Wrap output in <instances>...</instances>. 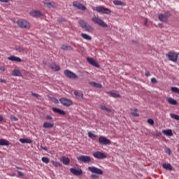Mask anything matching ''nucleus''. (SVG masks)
Segmentation results:
<instances>
[{
    "mask_svg": "<svg viewBox=\"0 0 179 179\" xmlns=\"http://www.w3.org/2000/svg\"><path fill=\"white\" fill-rule=\"evenodd\" d=\"M93 10H95L98 13H103V15H110L111 10L104 7V6H96L94 7Z\"/></svg>",
    "mask_w": 179,
    "mask_h": 179,
    "instance_id": "f257e3e1",
    "label": "nucleus"
},
{
    "mask_svg": "<svg viewBox=\"0 0 179 179\" xmlns=\"http://www.w3.org/2000/svg\"><path fill=\"white\" fill-rule=\"evenodd\" d=\"M178 55L179 53L173 51H171L166 54V57H167L169 61H171L172 62H177L178 59Z\"/></svg>",
    "mask_w": 179,
    "mask_h": 179,
    "instance_id": "f03ea898",
    "label": "nucleus"
},
{
    "mask_svg": "<svg viewBox=\"0 0 179 179\" xmlns=\"http://www.w3.org/2000/svg\"><path fill=\"white\" fill-rule=\"evenodd\" d=\"M17 26L21 29H30V23L26 20L20 19L16 22Z\"/></svg>",
    "mask_w": 179,
    "mask_h": 179,
    "instance_id": "7ed1b4c3",
    "label": "nucleus"
},
{
    "mask_svg": "<svg viewBox=\"0 0 179 179\" xmlns=\"http://www.w3.org/2000/svg\"><path fill=\"white\" fill-rule=\"evenodd\" d=\"M92 21L95 24H98V26H100L101 27H107V23H106L101 18L99 17H93L92 18Z\"/></svg>",
    "mask_w": 179,
    "mask_h": 179,
    "instance_id": "20e7f679",
    "label": "nucleus"
},
{
    "mask_svg": "<svg viewBox=\"0 0 179 179\" xmlns=\"http://www.w3.org/2000/svg\"><path fill=\"white\" fill-rule=\"evenodd\" d=\"M77 159L80 163H90L92 162V157L87 155H80L77 157Z\"/></svg>",
    "mask_w": 179,
    "mask_h": 179,
    "instance_id": "39448f33",
    "label": "nucleus"
},
{
    "mask_svg": "<svg viewBox=\"0 0 179 179\" xmlns=\"http://www.w3.org/2000/svg\"><path fill=\"white\" fill-rule=\"evenodd\" d=\"M89 171L94 173V174H99V176L103 175V170L101 169L96 168V166H89Z\"/></svg>",
    "mask_w": 179,
    "mask_h": 179,
    "instance_id": "423d86ee",
    "label": "nucleus"
},
{
    "mask_svg": "<svg viewBox=\"0 0 179 179\" xmlns=\"http://www.w3.org/2000/svg\"><path fill=\"white\" fill-rule=\"evenodd\" d=\"M92 156L95 159H106L107 157V155H106V154H104L100 151H96V152H93Z\"/></svg>",
    "mask_w": 179,
    "mask_h": 179,
    "instance_id": "0eeeda50",
    "label": "nucleus"
},
{
    "mask_svg": "<svg viewBox=\"0 0 179 179\" xmlns=\"http://www.w3.org/2000/svg\"><path fill=\"white\" fill-rule=\"evenodd\" d=\"M64 73L69 79H78V76L69 70H64Z\"/></svg>",
    "mask_w": 179,
    "mask_h": 179,
    "instance_id": "6e6552de",
    "label": "nucleus"
},
{
    "mask_svg": "<svg viewBox=\"0 0 179 179\" xmlns=\"http://www.w3.org/2000/svg\"><path fill=\"white\" fill-rule=\"evenodd\" d=\"M59 101L61 104H62V106H64L65 107H69V106H72L73 104L72 100L66 98L60 99Z\"/></svg>",
    "mask_w": 179,
    "mask_h": 179,
    "instance_id": "1a4fd4ad",
    "label": "nucleus"
},
{
    "mask_svg": "<svg viewBox=\"0 0 179 179\" xmlns=\"http://www.w3.org/2000/svg\"><path fill=\"white\" fill-rule=\"evenodd\" d=\"M99 143L101 145H111V141L103 136H99Z\"/></svg>",
    "mask_w": 179,
    "mask_h": 179,
    "instance_id": "9d476101",
    "label": "nucleus"
},
{
    "mask_svg": "<svg viewBox=\"0 0 179 179\" xmlns=\"http://www.w3.org/2000/svg\"><path fill=\"white\" fill-rule=\"evenodd\" d=\"M169 16H170V15L159 14L158 19L159 20H160V22H163L164 23H167V22H169Z\"/></svg>",
    "mask_w": 179,
    "mask_h": 179,
    "instance_id": "9b49d317",
    "label": "nucleus"
},
{
    "mask_svg": "<svg viewBox=\"0 0 179 179\" xmlns=\"http://www.w3.org/2000/svg\"><path fill=\"white\" fill-rule=\"evenodd\" d=\"M73 6L75 8H77V9H79L80 10H86V6L85 5L78 2V1H74L73 3Z\"/></svg>",
    "mask_w": 179,
    "mask_h": 179,
    "instance_id": "f8f14e48",
    "label": "nucleus"
},
{
    "mask_svg": "<svg viewBox=\"0 0 179 179\" xmlns=\"http://www.w3.org/2000/svg\"><path fill=\"white\" fill-rule=\"evenodd\" d=\"M70 171L74 176H82V174H83V171H82V169H76L75 168H71Z\"/></svg>",
    "mask_w": 179,
    "mask_h": 179,
    "instance_id": "ddd939ff",
    "label": "nucleus"
},
{
    "mask_svg": "<svg viewBox=\"0 0 179 179\" xmlns=\"http://www.w3.org/2000/svg\"><path fill=\"white\" fill-rule=\"evenodd\" d=\"M31 16L33 17H40V16H43V13H41V10H34L29 13Z\"/></svg>",
    "mask_w": 179,
    "mask_h": 179,
    "instance_id": "4468645a",
    "label": "nucleus"
},
{
    "mask_svg": "<svg viewBox=\"0 0 179 179\" xmlns=\"http://www.w3.org/2000/svg\"><path fill=\"white\" fill-rule=\"evenodd\" d=\"M87 62H89V64H90V65H92L93 66H95L96 68H100V65H99L97 64V62H96V60H94L93 58L87 57Z\"/></svg>",
    "mask_w": 179,
    "mask_h": 179,
    "instance_id": "2eb2a0df",
    "label": "nucleus"
},
{
    "mask_svg": "<svg viewBox=\"0 0 179 179\" xmlns=\"http://www.w3.org/2000/svg\"><path fill=\"white\" fill-rule=\"evenodd\" d=\"M43 5L46 8H55V3L50 2V0H44L43 1Z\"/></svg>",
    "mask_w": 179,
    "mask_h": 179,
    "instance_id": "dca6fc26",
    "label": "nucleus"
},
{
    "mask_svg": "<svg viewBox=\"0 0 179 179\" xmlns=\"http://www.w3.org/2000/svg\"><path fill=\"white\" fill-rule=\"evenodd\" d=\"M8 61H12L13 62H22V59L20 57H16L15 56H10L8 57Z\"/></svg>",
    "mask_w": 179,
    "mask_h": 179,
    "instance_id": "f3484780",
    "label": "nucleus"
},
{
    "mask_svg": "<svg viewBox=\"0 0 179 179\" xmlns=\"http://www.w3.org/2000/svg\"><path fill=\"white\" fill-rule=\"evenodd\" d=\"M113 3L116 6H127V3H125L124 1H121L120 0H114Z\"/></svg>",
    "mask_w": 179,
    "mask_h": 179,
    "instance_id": "a211bd4d",
    "label": "nucleus"
},
{
    "mask_svg": "<svg viewBox=\"0 0 179 179\" xmlns=\"http://www.w3.org/2000/svg\"><path fill=\"white\" fill-rule=\"evenodd\" d=\"M52 111H54V113H57V114H59V115H65L66 114L65 111L57 108H53Z\"/></svg>",
    "mask_w": 179,
    "mask_h": 179,
    "instance_id": "6ab92c4d",
    "label": "nucleus"
},
{
    "mask_svg": "<svg viewBox=\"0 0 179 179\" xmlns=\"http://www.w3.org/2000/svg\"><path fill=\"white\" fill-rule=\"evenodd\" d=\"M90 85L91 86H93L94 87H96L97 89H101V87H103V85H101V84L97 83L94 82V81L90 82Z\"/></svg>",
    "mask_w": 179,
    "mask_h": 179,
    "instance_id": "aec40b11",
    "label": "nucleus"
},
{
    "mask_svg": "<svg viewBox=\"0 0 179 179\" xmlns=\"http://www.w3.org/2000/svg\"><path fill=\"white\" fill-rule=\"evenodd\" d=\"M166 101L169 103L171 104L172 106H177V100L169 97L166 99Z\"/></svg>",
    "mask_w": 179,
    "mask_h": 179,
    "instance_id": "412c9836",
    "label": "nucleus"
},
{
    "mask_svg": "<svg viewBox=\"0 0 179 179\" xmlns=\"http://www.w3.org/2000/svg\"><path fill=\"white\" fill-rule=\"evenodd\" d=\"M61 48L64 51H72V50H73V48H72V47H71L70 45H62Z\"/></svg>",
    "mask_w": 179,
    "mask_h": 179,
    "instance_id": "4be33fe9",
    "label": "nucleus"
},
{
    "mask_svg": "<svg viewBox=\"0 0 179 179\" xmlns=\"http://www.w3.org/2000/svg\"><path fill=\"white\" fill-rule=\"evenodd\" d=\"M0 146H9V141L3 138L0 139Z\"/></svg>",
    "mask_w": 179,
    "mask_h": 179,
    "instance_id": "5701e85b",
    "label": "nucleus"
},
{
    "mask_svg": "<svg viewBox=\"0 0 179 179\" xmlns=\"http://www.w3.org/2000/svg\"><path fill=\"white\" fill-rule=\"evenodd\" d=\"M162 167L163 169H165V170H169L170 171L173 170V166H171V164H163Z\"/></svg>",
    "mask_w": 179,
    "mask_h": 179,
    "instance_id": "b1692460",
    "label": "nucleus"
},
{
    "mask_svg": "<svg viewBox=\"0 0 179 179\" xmlns=\"http://www.w3.org/2000/svg\"><path fill=\"white\" fill-rule=\"evenodd\" d=\"M162 134L166 136H173V131L171 129L163 130Z\"/></svg>",
    "mask_w": 179,
    "mask_h": 179,
    "instance_id": "393cba45",
    "label": "nucleus"
},
{
    "mask_svg": "<svg viewBox=\"0 0 179 179\" xmlns=\"http://www.w3.org/2000/svg\"><path fill=\"white\" fill-rule=\"evenodd\" d=\"M21 143H33V141L30 138H20Z\"/></svg>",
    "mask_w": 179,
    "mask_h": 179,
    "instance_id": "a878e982",
    "label": "nucleus"
},
{
    "mask_svg": "<svg viewBox=\"0 0 179 179\" xmlns=\"http://www.w3.org/2000/svg\"><path fill=\"white\" fill-rule=\"evenodd\" d=\"M43 128H54V123L44 122L43 124Z\"/></svg>",
    "mask_w": 179,
    "mask_h": 179,
    "instance_id": "bb28decb",
    "label": "nucleus"
},
{
    "mask_svg": "<svg viewBox=\"0 0 179 179\" xmlns=\"http://www.w3.org/2000/svg\"><path fill=\"white\" fill-rule=\"evenodd\" d=\"M131 115L133 117H139V114H138V108L131 109Z\"/></svg>",
    "mask_w": 179,
    "mask_h": 179,
    "instance_id": "cd10ccee",
    "label": "nucleus"
},
{
    "mask_svg": "<svg viewBox=\"0 0 179 179\" xmlns=\"http://www.w3.org/2000/svg\"><path fill=\"white\" fill-rule=\"evenodd\" d=\"M50 68H51V69L55 71H59V69H61V68H59V66H57L55 64H50Z\"/></svg>",
    "mask_w": 179,
    "mask_h": 179,
    "instance_id": "c85d7f7f",
    "label": "nucleus"
},
{
    "mask_svg": "<svg viewBox=\"0 0 179 179\" xmlns=\"http://www.w3.org/2000/svg\"><path fill=\"white\" fill-rule=\"evenodd\" d=\"M13 76H22V73L18 69H14L12 72Z\"/></svg>",
    "mask_w": 179,
    "mask_h": 179,
    "instance_id": "c756f323",
    "label": "nucleus"
},
{
    "mask_svg": "<svg viewBox=\"0 0 179 179\" xmlns=\"http://www.w3.org/2000/svg\"><path fill=\"white\" fill-rule=\"evenodd\" d=\"M81 37H83L84 38V40H87V41H90V40H92V36H90L85 33L81 34Z\"/></svg>",
    "mask_w": 179,
    "mask_h": 179,
    "instance_id": "7c9ffc66",
    "label": "nucleus"
},
{
    "mask_svg": "<svg viewBox=\"0 0 179 179\" xmlns=\"http://www.w3.org/2000/svg\"><path fill=\"white\" fill-rule=\"evenodd\" d=\"M73 94H74V96H76L77 99H83V93L80 92H79L78 91H75Z\"/></svg>",
    "mask_w": 179,
    "mask_h": 179,
    "instance_id": "2f4dec72",
    "label": "nucleus"
},
{
    "mask_svg": "<svg viewBox=\"0 0 179 179\" xmlns=\"http://www.w3.org/2000/svg\"><path fill=\"white\" fill-rule=\"evenodd\" d=\"M100 107L101 110H103V111H106V113H111V109L107 108L106 105L101 104Z\"/></svg>",
    "mask_w": 179,
    "mask_h": 179,
    "instance_id": "473e14b6",
    "label": "nucleus"
},
{
    "mask_svg": "<svg viewBox=\"0 0 179 179\" xmlns=\"http://www.w3.org/2000/svg\"><path fill=\"white\" fill-rule=\"evenodd\" d=\"M78 23H79L80 27H82L83 29H85L86 27V25L87 24V22H85V20H80L78 21Z\"/></svg>",
    "mask_w": 179,
    "mask_h": 179,
    "instance_id": "72a5a7b5",
    "label": "nucleus"
},
{
    "mask_svg": "<svg viewBox=\"0 0 179 179\" xmlns=\"http://www.w3.org/2000/svg\"><path fill=\"white\" fill-rule=\"evenodd\" d=\"M84 29L86 30V31H88V33H92V31L94 30L92 27L89 24H87Z\"/></svg>",
    "mask_w": 179,
    "mask_h": 179,
    "instance_id": "f704fd0d",
    "label": "nucleus"
},
{
    "mask_svg": "<svg viewBox=\"0 0 179 179\" xmlns=\"http://www.w3.org/2000/svg\"><path fill=\"white\" fill-rule=\"evenodd\" d=\"M108 94H110L111 97H114V99H117V97H121V95L113 92H108Z\"/></svg>",
    "mask_w": 179,
    "mask_h": 179,
    "instance_id": "c9c22d12",
    "label": "nucleus"
},
{
    "mask_svg": "<svg viewBox=\"0 0 179 179\" xmlns=\"http://www.w3.org/2000/svg\"><path fill=\"white\" fill-rule=\"evenodd\" d=\"M62 162L63 164L68 165V164H69L71 160H69V158L62 157Z\"/></svg>",
    "mask_w": 179,
    "mask_h": 179,
    "instance_id": "e433bc0d",
    "label": "nucleus"
},
{
    "mask_svg": "<svg viewBox=\"0 0 179 179\" xmlns=\"http://www.w3.org/2000/svg\"><path fill=\"white\" fill-rule=\"evenodd\" d=\"M171 118H173V120H176V121H179V115H177L174 113L170 114Z\"/></svg>",
    "mask_w": 179,
    "mask_h": 179,
    "instance_id": "4c0bfd02",
    "label": "nucleus"
},
{
    "mask_svg": "<svg viewBox=\"0 0 179 179\" xmlns=\"http://www.w3.org/2000/svg\"><path fill=\"white\" fill-rule=\"evenodd\" d=\"M171 90L173 93H177L178 94H179V89H178V87H171Z\"/></svg>",
    "mask_w": 179,
    "mask_h": 179,
    "instance_id": "58836bf2",
    "label": "nucleus"
},
{
    "mask_svg": "<svg viewBox=\"0 0 179 179\" xmlns=\"http://www.w3.org/2000/svg\"><path fill=\"white\" fill-rule=\"evenodd\" d=\"M41 160L43 163H45L46 164H48V163H50V159L45 157H43L41 158Z\"/></svg>",
    "mask_w": 179,
    "mask_h": 179,
    "instance_id": "ea45409f",
    "label": "nucleus"
},
{
    "mask_svg": "<svg viewBox=\"0 0 179 179\" xmlns=\"http://www.w3.org/2000/svg\"><path fill=\"white\" fill-rule=\"evenodd\" d=\"M16 51H17L18 52H23L24 51V48H23V47H20V46H17L15 48Z\"/></svg>",
    "mask_w": 179,
    "mask_h": 179,
    "instance_id": "a19ab883",
    "label": "nucleus"
},
{
    "mask_svg": "<svg viewBox=\"0 0 179 179\" xmlns=\"http://www.w3.org/2000/svg\"><path fill=\"white\" fill-rule=\"evenodd\" d=\"M51 163L55 166V167H59L61 166V164L59 162L55 161H51Z\"/></svg>",
    "mask_w": 179,
    "mask_h": 179,
    "instance_id": "79ce46f5",
    "label": "nucleus"
},
{
    "mask_svg": "<svg viewBox=\"0 0 179 179\" xmlns=\"http://www.w3.org/2000/svg\"><path fill=\"white\" fill-rule=\"evenodd\" d=\"M88 136H89V138H90L91 139H93V138H96V134H94L93 133L89 131V132H88Z\"/></svg>",
    "mask_w": 179,
    "mask_h": 179,
    "instance_id": "37998d69",
    "label": "nucleus"
},
{
    "mask_svg": "<svg viewBox=\"0 0 179 179\" xmlns=\"http://www.w3.org/2000/svg\"><path fill=\"white\" fill-rule=\"evenodd\" d=\"M147 122L150 124V125H155V121L153 120V119H148L147 120Z\"/></svg>",
    "mask_w": 179,
    "mask_h": 179,
    "instance_id": "c03bdc74",
    "label": "nucleus"
},
{
    "mask_svg": "<svg viewBox=\"0 0 179 179\" xmlns=\"http://www.w3.org/2000/svg\"><path fill=\"white\" fill-rule=\"evenodd\" d=\"M31 94L34 97H36V99H41V96H40V94H38L32 92Z\"/></svg>",
    "mask_w": 179,
    "mask_h": 179,
    "instance_id": "a18cd8bd",
    "label": "nucleus"
},
{
    "mask_svg": "<svg viewBox=\"0 0 179 179\" xmlns=\"http://www.w3.org/2000/svg\"><path fill=\"white\" fill-rule=\"evenodd\" d=\"M165 153H166L167 155H169V156H170V155H171V150H170V148H165Z\"/></svg>",
    "mask_w": 179,
    "mask_h": 179,
    "instance_id": "49530a36",
    "label": "nucleus"
},
{
    "mask_svg": "<svg viewBox=\"0 0 179 179\" xmlns=\"http://www.w3.org/2000/svg\"><path fill=\"white\" fill-rule=\"evenodd\" d=\"M10 118L11 121H17L18 120L17 117H16L13 115H10Z\"/></svg>",
    "mask_w": 179,
    "mask_h": 179,
    "instance_id": "de8ad7c7",
    "label": "nucleus"
},
{
    "mask_svg": "<svg viewBox=\"0 0 179 179\" xmlns=\"http://www.w3.org/2000/svg\"><path fill=\"white\" fill-rule=\"evenodd\" d=\"M91 178H92V179H97V178H99V176L96 175V174H92L91 175Z\"/></svg>",
    "mask_w": 179,
    "mask_h": 179,
    "instance_id": "09e8293b",
    "label": "nucleus"
},
{
    "mask_svg": "<svg viewBox=\"0 0 179 179\" xmlns=\"http://www.w3.org/2000/svg\"><path fill=\"white\" fill-rule=\"evenodd\" d=\"M17 173H18L19 177H24V173H23V172H22L20 171H19L17 172Z\"/></svg>",
    "mask_w": 179,
    "mask_h": 179,
    "instance_id": "8fccbe9b",
    "label": "nucleus"
},
{
    "mask_svg": "<svg viewBox=\"0 0 179 179\" xmlns=\"http://www.w3.org/2000/svg\"><path fill=\"white\" fill-rule=\"evenodd\" d=\"M151 83H157V80H156V78H151Z\"/></svg>",
    "mask_w": 179,
    "mask_h": 179,
    "instance_id": "3c124183",
    "label": "nucleus"
},
{
    "mask_svg": "<svg viewBox=\"0 0 179 179\" xmlns=\"http://www.w3.org/2000/svg\"><path fill=\"white\" fill-rule=\"evenodd\" d=\"M53 102L55 104H58V103H59L58 99H57L56 98L53 99Z\"/></svg>",
    "mask_w": 179,
    "mask_h": 179,
    "instance_id": "603ef678",
    "label": "nucleus"
},
{
    "mask_svg": "<svg viewBox=\"0 0 179 179\" xmlns=\"http://www.w3.org/2000/svg\"><path fill=\"white\" fill-rule=\"evenodd\" d=\"M0 71H1V72H5V67L1 66H0Z\"/></svg>",
    "mask_w": 179,
    "mask_h": 179,
    "instance_id": "864d4df0",
    "label": "nucleus"
},
{
    "mask_svg": "<svg viewBox=\"0 0 179 179\" xmlns=\"http://www.w3.org/2000/svg\"><path fill=\"white\" fill-rule=\"evenodd\" d=\"M1 83H6V80L5 79H0Z\"/></svg>",
    "mask_w": 179,
    "mask_h": 179,
    "instance_id": "5fc2aeb1",
    "label": "nucleus"
},
{
    "mask_svg": "<svg viewBox=\"0 0 179 179\" xmlns=\"http://www.w3.org/2000/svg\"><path fill=\"white\" fill-rule=\"evenodd\" d=\"M148 20L145 19L144 21V26H148Z\"/></svg>",
    "mask_w": 179,
    "mask_h": 179,
    "instance_id": "6e6d98bb",
    "label": "nucleus"
},
{
    "mask_svg": "<svg viewBox=\"0 0 179 179\" xmlns=\"http://www.w3.org/2000/svg\"><path fill=\"white\" fill-rule=\"evenodd\" d=\"M46 120H52V117H51L50 115H47L46 116Z\"/></svg>",
    "mask_w": 179,
    "mask_h": 179,
    "instance_id": "4d7b16f0",
    "label": "nucleus"
},
{
    "mask_svg": "<svg viewBox=\"0 0 179 179\" xmlns=\"http://www.w3.org/2000/svg\"><path fill=\"white\" fill-rule=\"evenodd\" d=\"M145 76H150V72L146 71L145 72Z\"/></svg>",
    "mask_w": 179,
    "mask_h": 179,
    "instance_id": "13d9d810",
    "label": "nucleus"
},
{
    "mask_svg": "<svg viewBox=\"0 0 179 179\" xmlns=\"http://www.w3.org/2000/svg\"><path fill=\"white\" fill-rule=\"evenodd\" d=\"M2 121H3V117L0 115V122H2Z\"/></svg>",
    "mask_w": 179,
    "mask_h": 179,
    "instance_id": "bf43d9fd",
    "label": "nucleus"
},
{
    "mask_svg": "<svg viewBox=\"0 0 179 179\" xmlns=\"http://www.w3.org/2000/svg\"><path fill=\"white\" fill-rule=\"evenodd\" d=\"M0 2L8 3V0H0Z\"/></svg>",
    "mask_w": 179,
    "mask_h": 179,
    "instance_id": "052dcab7",
    "label": "nucleus"
},
{
    "mask_svg": "<svg viewBox=\"0 0 179 179\" xmlns=\"http://www.w3.org/2000/svg\"><path fill=\"white\" fill-rule=\"evenodd\" d=\"M41 149H43V150L47 151V147H41Z\"/></svg>",
    "mask_w": 179,
    "mask_h": 179,
    "instance_id": "680f3d73",
    "label": "nucleus"
},
{
    "mask_svg": "<svg viewBox=\"0 0 179 179\" xmlns=\"http://www.w3.org/2000/svg\"><path fill=\"white\" fill-rule=\"evenodd\" d=\"M157 136H160V135H162V133L157 131Z\"/></svg>",
    "mask_w": 179,
    "mask_h": 179,
    "instance_id": "e2e57ef3",
    "label": "nucleus"
},
{
    "mask_svg": "<svg viewBox=\"0 0 179 179\" xmlns=\"http://www.w3.org/2000/svg\"><path fill=\"white\" fill-rule=\"evenodd\" d=\"M18 170H22V168L19 167V166H17L16 167Z\"/></svg>",
    "mask_w": 179,
    "mask_h": 179,
    "instance_id": "0e129e2a",
    "label": "nucleus"
},
{
    "mask_svg": "<svg viewBox=\"0 0 179 179\" xmlns=\"http://www.w3.org/2000/svg\"><path fill=\"white\" fill-rule=\"evenodd\" d=\"M15 173L11 175L12 177H15Z\"/></svg>",
    "mask_w": 179,
    "mask_h": 179,
    "instance_id": "69168bd1",
    "label": "nucleus"
}]
</instances>
